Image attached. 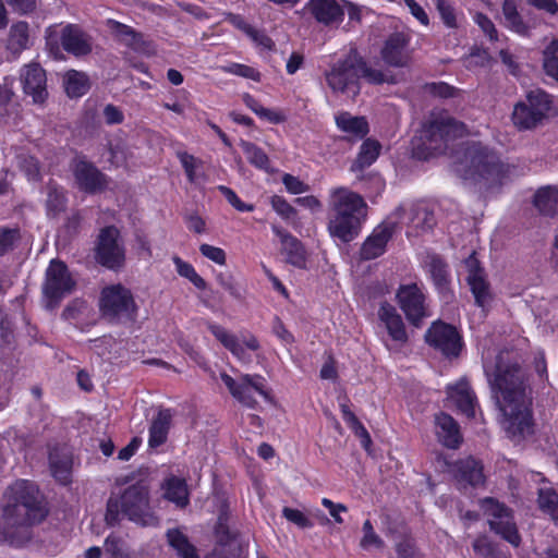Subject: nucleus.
I'll return each mask as SVG.
<instances>
[{"label":"nucleus","mask_w":558,"mask_h":558,"mask_svg":"<svg viewBox=\"0 0 558 558\" xmlns=\"http://www.w3.org/2000/svg\"><path fill=\"white\" fill-rule=\"evenodd\" d=\"M216 537L218 542L216 547L239 549L238 544L233 539V534L229 531L228 526L222 523L221 519H219V522L216 526Z\"/></svg>","instance_id":"13d9d810"},{"label":"nucleus","mask_w":558,"mask_h":558,"mask_svg":"<svg viewBox=\"0 0 558 558\" xmlns=\"http://www.w3.org/2000/svg\"><path fill=\"white\" fill-rule=\"evenodd\" d=\"M435 3L442 23L448 28H458L460 26L459 16L453 7L447 0H433Z\"/></svg>","instance_id":"603ef678"},{"label":"nucleus","mask_w":558,"mask_h":558,"mask_svg":"<svg viewBox=\"0 0 558 558\" xmlns=\"http://www.w3.org/2000/svg\"><path fill=\"white\" fill-rule=\"evenodd\" d=\"M397 299L407 319L415 327H418L424 318L430 316L422 286L417 283L401 286L398 289Z\"/></svg>","instance_id":"f8f14e48"},{"label":"nucleus","mask_w":558,"mask_h":558,"mask_svg":"<svg viewBox=\"0 0 558 558\" xmlns=\"http://www.w3.org/2000/svg\"><path fill=\"white\" fill-rule=\"evenodd\" d=\"M161 489L163 498L177 507L184 508L189 505V489L184 478L171 475L163 481Z\"/></svg>","instance_id":"2f4dec72"},{"label":"nucleus","mask_w":558,"mask_h":558,"mask_svg":"<svg viewBox=\"0 0 558 558\" xmlns=\"http://www.w3.org/2000/svg\"><path fill=\"white\" fill-rule=\"evenodd\" d=\"M435 433L438 440L446 447L456 449L462 441L457 422L446 413L435 416Z\"/></svg>","instance_id":"7c9ffc66"},{"label":"nucleus","mask_w":558,"mask_h":558,"mask_svg":"<svg viewBox=\"0 0 558 558\" xmlns=\"http://www.w3.org/2000/svg\"><path fill=\"white\" fill-rule=\"evenodd\" d=\"M101 315L111 323L133 320L137 306L129 289L122 284L105 287L100 294Z\"/></svg>","instance_id":"423d86ee"},{"label":"nucleus","mask_w":558,"mask_h":558,"mask_svg":"<svg viewBox=\"0 0 558 558\" xmlns=\"http://www.w3.org/2000/svg\"><path fill=\"white\" fill-rule=\"evenodd\" d=\"M356 74H359V78L363 77L371 84H384L396 82L393 75L389 71H384L368 65L365 61H363V59L360 56L359 65L356 66Z\"/></svg>","instance_id":"58836bf2"},{"label":"nucleus","mask_w":558,"mask_h":558,"mask_svg":"<svg viewBox=\"0 0 558 558\" xmlns=\"http://www.w3.org/2000/svg\"><path fill=\"white\" fill-rule=\"evenodd\" d=\"M282 183L291 194L298 195L308 191V185L292 174L286 173L282 177Z\"/></svg>","instance_id":"0e129e2a"},{"label":"nucleus","mask_w":558,"mask_h":558,"mask_svg":"<svg viewBox=\"0 0 558 558\" xmlns=\"http://www.w3.org/2000/svg\"><path fill=\"white\" fill-rule=\"evenodd\" d=\"M260 51L272 50L275 44L272 39L263 31L252 27L250 33L246 35Z\"/></svg>","instance_id":"052dcab7"},{"label":"nucleus","mask_w":558,"mask_h":558,"mask_svg":"<svg viewBox=\"0 0 558 558\" xmlns=\"http://www.w3.org/2000/svg\"><path fill=\"white\" fill-rule=\"evenodd\" d=\"M538 506L558 524V495L550 489H539Z\"/></svg>","instance_id":"de8ad7c7"},{"label":"nucleus","mask_w":558,"mask_h":558,"mask_svg":"<svg viewBox=\"0 0 558 558\" xmlns=\"http://www.w3.org/2000/svg\"><path fill=\"white\" fill-rule=\"evenodd\" d=\"M335 120L338 129L351 136L362 138L368 133V123L364 117L342 111L336 114Z\"/></svg>","instance_id":"72a5a7b5"},{"label":"nucleus","mask_w":558,"mask_h":558,"mask_svg":"<svg viewBox=\"0 0 558 558\" xmlns=\"http://www.w3.org/2000/svg\"><path fill=\"white\" fill-rule=\"evenodd\" d=\"M16 160L17 166L22 171H24L28 180L35 181L39 178L40 168L38 161L34 157L21 154L16 157Z\"/></svg>","instance_id":"864d4df0"},{"label":"nucleus","mask_w":558,"mask_h":558,"mask_svg":"<svg viewBox=\"0 0 558 558\" xmlns=\"http://www.w3.org/2000/svg\"><path fill=\"white\" fill-rule=\"evenodd\" d=\"M396 221L389 219L377 226L372 234L364 241L361 247V257L363 259H374L384 254L388 241L391 239Z\"/></svg>","instance_id":"4be33fe9"},{"label":"nucleus","mask_w":558,"mask_h":558,"mask_svg":"<svg viewBox=\"0 0 558 558\" xmlns=\"http://www.w3.org/2000/svg\"><path fill=\"white\" fill-rule=\"evenodd\" d=\"M172 414L170 410H160L151 421L149 427L148 446L158 448L167 441Z\"/></svg>","instance_id":"473e14b6"},{"label":"nucleus","mask_w":558,"mask_h":558,"mask_svg":"<svg viewBox=\"0 0 558 558\" xmlns=\"http://www.w3.org/2000/svg\"><path fill=\"white\" fill-rule=\"evenodd\" d=\"M167 538L169 545L177 551L180 558H199L195 547L180 530H169Z\"/></svg>","instance_id":"e433bc0d"},{"label":"nucleus","mask_w":558,"mask_h":558,"mask_svg":"<svg viewBox=\"0 0 558 558\" xmlns=\"http://www.w3.org/2000/svg\"><path fill=\"white\" fill-rule=\"evenodd\" d=\"M480 507L484 514L488 517L492 530L501 535L511 545L518 546L520 544V535L513 522L511 511L507 507L493 498L482 499Z\"/></svg>","instance_id":"9b49d317"},{"label":"nucleus","mask_w":558,"mask_h":558,"mask_svg":"<svg viewBox=\"0 0 558 558\" xmlns=\"http://www.w3.org/2000/svg\"><path fill=\"white\" fill-rule=\"evenodd\" d=\"M378 318L387 331L388 338L384 339L386 347L390 351L399 350L408 341L402 317L395 306L383 303L378 310Z\"/></svg>","instance_id":"a211bd4d"},{"label":"nucleus","mask_w":558,"mask_h":558,"mask_svg":"<svg viewBox=\"0 0 558 558\" xmlns=\"http://www.w3.org/2000/svg\"><path fill=\"white\" fill-rule=\"evenodd\" d=\"M469 133L466 125L447 111L434 110L422 125L420 133L413 137V156L421 160L442 154L449 148V143Z\"/></svg>","instance_id":"7ed1b4c3"},{"label":"nucleus","mask_w":558,"mask_h":558,"mask_svg":"<svg viewBox=\"0 0 558 558\" xmlns=\"http://www.w3.org/2000/svg\"><path fill=\"white\" fill-rule=\"evenodd\" d=\"M223 71L233 75L253 80L255 82L260 80V73L254 68L245 64L231 63L230 65L225 66Z\"/></svg>","instance_id":"4d7b16f0"},{"label":"nucleus","mask_w":558,"mask_h":558,"mask_svg":"<svg viewBox=\"0 0 558 558\" xmlns=\"http://www.w3.org/2000/svg\"><path fill=\"white\" fill-rule=\"evenodd\" d=\"M208 328L216 339L241 362L248 363L251 361L247 350L256 351L259 349L258 340L248 332L234 335L216 324L209 325Z\"/></svg>","instance_id":"f3484780"},{"label":"nucleus","mask_w":558,"mask_h":558,"mask_svg":"<svg viewBox=\"0 0 558 558\" xmlns=\"http://www.w3.org/2000/svg\"><path fill=\"white\" fill-rule=\"evenodd\" d=\"M173 263L180 276L189 279L197 289L203 290L206 288L205 280L196 272L195 268L190 263L184 262L178 256L173 257Z\"/></svg>","instance_id":"09e8293b"},{"label":"nucleus","mask_w":558,"mask_h":558,"mask_svg":"<svg viewBox=\"0 0 558 558\" xmlns=\"http://www.w3.org/2000/svg\"><path fill=\"white\" fill-rule=\"evenodd\" d=\"M359 53L351 49L343 58L338 59L326 72V82L333 93L354 98L360 93Z\"/></svg>","instance_id":"0eeeda50"},{"label":"nucleus","mask_w":558,"mask_h":558,"mask_svg":"<svg viewBox=\"0 0 558 558\" xmlns=\"http://www.w3.org/2000/svg\"><path fill=\"white\" fill-rule=\"evenodd\" d=\"M551 98L542 89H533L526 94V100L518 102L512 112L513 124L520 130L537 126L550 110Z\"/></svg>","instance_id":"1a4fd4ad"},{"label":"nucleus","mask_w":558,"mask_h":558,"mask_svg":"<svg viewBox=\"0 0 558 558\" xmlns=\"http://www.w3.org/2000/svg\"><path fill=\"white\" fill-rule=\"evenodd\" d=\"M109 28L122 45L140 53H150V44L146 43L142 34L135 32L132 27L117 21L108 22Z\"/></svg>","instance_id":"c85d7f7f"},{"label":"nucleus","mask_w":558,"mask_h":558,"mask_svg":"<svg viewBox=\"0 0 558 558\" xmlns=\"http://www.w3.org/2000/svg\"><path fill=\"white\" fill-rule=\"evenodd\" d=\"M343 0H310L308 10L315 20L325 25L339 24L344 15Z\"/></svg>","instance_id":"a878e982"},{"label":"nucleus","mask_w":558,"mask_h":558,"mask_svg":"<svg viewBox=\"0 0 558 558\" xmlns=\"http://www.w3.org/2000/svg\"><path fill=\"white\" fill-rule=\"evenodd\" d=\"M105 550L112 558H119L123 555V542L116 535H109L105 541Z\"/></svg>","instance_id":"338daca9"},{"label":"nucleus","mask_w":558,"mask_h":558,"mask_svg":"<svg viewBox=\"0 0 558 558\" xmlns=\"http://www.w3.org/2000/svg\"><path fill=\"white\" fill-rule=\"evenodd\" d=\"M390 221L407 225L416 232L430 230L435 225L434 213L423 203H404L400 205L391 217Z\"/></svg>","instance_id":"2eb2a0df"},{"label":"nucleus","mask_w":558,"mask_h":558,"mask_svg":"<svg viewBox=\"0 0 558 558\" xmlns=\"http://www.w3.org/2000/svg\"><path fill=\"white\" fill-rule=\"evenodd\" d=\"M364 222L357 221L356 217H345L343 214H329L328 231L329 234L341 241L349 243L353 241L361 232Z\"/></svg>","instance_id":"393cba45"},{"label":"nucleus","mask_w":558,"mask_h":558,"mask_svg":"<svg viewBox=\"0 0 558 558\" xmlns=\"http://www.w3.org/2000/svg\"><path fill=\"white\" fill-rule=\"evenodd\" d=\"M483 367L501 412L500 425L515 444L534 434L532 398L523 371L512 362V352L499 351L495 356L483 353Z\"/></svg>","instance_id":"f257e3e1"},{"label":"nucleus","mask_w":558,"mask_h":558,"mask_svg":"<svg viewBox=\"0 0 558 558\" xmlns=\"http://www.w3.org/2000/svg\"><path fill=\"white\" fill-rule=\"evenodd\" d=\"M409 43V36L403 33L390 35L385 41L380 52L383 60L391 66H407L411 59Z\"/></svg>","instance_id":"412c9836"},{"label":"nucleus","mask_w":558,"mask_h":558,"mask_svg":"<svg viewBox=\"0 0 558 558\" xmlns=\"http://www.w3.org/2000/svg\"><path fill=\"white\" fill-rule=\"evenodd\" d=\"M271 230L281 243V252L286 256V262L298 268H305L306 252L302 243L277 225L271 226Z\"/></svg>","instance_id":"b1692460"},{"label":"nucleus","mask_w":558,"mask_h":558,"mask_svg":"<svg viewBox=\"0 0 558 558\" xmlns=\"http://www.w3.org/2000/svg\"><path fill=\"white\" fill-rule=\"evenodd\" d=\"M29 45V31L26 22L13 24L10 28L8 48L13 52H21Z\"/></svg>","instance_id":"ea45409f"},{"label":"nucleus","mask_w":558,"mask_h":558,"mask_svg":"<svg viewBox=\"0 0 558 558\" xmlns=\"http://www.w3.org/2000/svg\"><path fill=\"white\" fill-rule=\"evenodd\" d=\"M454 171L465 180L501 181L508 172L498 155L481 142L466 143L463 154L456 155Z\"/></svg>","instance_id":"20e7f679"},{"label":"nucleus","mask_w":558,"mask_h":558,"mask_svg":"<svg viewBox=\"0 0 558 558\" xmlns=\"http://www.w3.org/2000/svg\"><path fill=\"white\" fill-rule=\"evenodd\" d=\"M120 510L131 521L143 526H153L158 523L148 502V490L143 485H132L121 495L119 500L110 499L107 505L106 521L114 525L119 520Z\"/></svg>","instance_id":"39448f33"},{"label":"nucleus","mask_w":558,"mask_h":558,"mask_svg":"<svg viewBox=\"0 0 558 558\" xmlns=\"http://www.w3.org/2000/svg\"><path fill=\"white\" fill-rule=\"evenodd\" d=\"M520 0H504L502 14L506 25L518 34H526L527 27L524 24L519 11L518 5Z\"/></svg>","instance_id":"4c0bfd02"},{"label":"nucleus","mask_w":558,"mask_h":558,"mask_svg":"<svg viewBox=\"0 0 558 558\" xmlns=\"http://www.w3.org/2000/svg\"><path fill=\"white\" fill-rule=\"evenodd\" d=\"M75 286L66 265L60 260H51L43 286L45 306L48 310L56 308L62 299L74 291Z\"/></svg>","instance_id":"6e6552de"},{"label":"nucleus","mask_w":558,"mask_h":558,"mask_svg":"<svg viewBox=\"0 0 558 558\" xmlns=\"http://www.w3.org/2000/svg\"><path fill=\"white\" fill-rule=\"evenodd\" d=\"M96 257L101 265L110 269H118L123 266L125 250L121 243L120 232L116 227H107L100 231Z\"/></svg>","instance_id":"ddd939ff"},{"label":"nucleus","mask_w":558,"mask_h":558,"mask_svg":"<svg viewBox=\"0 0 558 558\" xmlns=\"http://www.w3.org/2000/svg\"><path fill=\"white\" fill-rule=\"evenodd\" d=\"M282 515L291 523L295 524L301 529H310L313 526V522L300 510L290 507L282 509Z\"/></svg>","instance_id":"bf43d9fd"},{"label":"nucleus","mask_w":558,"mask_h":558,"mask_svg":"<svg viewBox=\"0 0 558 558\" xmlns=\"http://www.w3.org/2000/svg\"><path fill=\"white\" fill-rule=\"evenodd\" d=\"M451 473L462 488L477 487L485 482L483 465L472 457L457 461L451 468Z\"/></svg>","instance_id":"5701e85b"},{"label":"nucleus","mask_w":558,"mask_h":558,"mask_svg":"<svg viewBox=\"0 0 558 558\" xmlns=\"http://www.w3.org/2000/svg\"><path fill=\"white\" fill-rule=\"evenodd\" d=\"M73 173L77 186L87 193L101 192L108 185L105 174L86 160H75Z\"/></svg>","instance_id":"6ab92c4d"},{"label":"nucleus","mask_w":558,"mask_h":558,"mask_svg":"<svg viewBox=\"0 0 558 558\" xmlns=\"http://www.w3.org/2000/svg\"><path fill=\"white\" fill-rule=\"evenodd\" d=\"M50 469L53 477L62 484L70 482L71 462L68 458L57 459L52 453L49 456Z\"/></svg>","instance_id":"3c124183"},{"label":"nucleus","mask_w":558,"mask_h":558,"mask_svg":"<svg viewBox=\"0 0 558 558\" xmlns=\"http://www.w3.org/2000/svg\"><path fill=\"white\" fill-rule=\"evenodd\" d=\"M177 157L184 169L187 181L192 184H198L204 181L206 175L203 170V160L189 154L187 151H177Z\"/></svg>","instance_id":"f704fd0d"},{"label":"nucleus","mask_w":558,"mask_h":558,"mask_svg":"<svg viewBox=\"0 0 558 558\" xmlns=\"http://www.w3.org/2000/svg\"><path fill=\"white\" fill-rule=\"evenodd\" d=\"M220 377L232 397L247 408L256 407V396H260L265 400L269 399L266 379L260 375L245 374L241 375L239 379H234L227 373H222Z\"/></svg>","instance_id":"9d476101"},{"label":"nucleus","mask_w":558,"mask_h":558,"mask_svg":"<svg viewBox=\"0 0 558 558\" xmlns=\"http://www.w3.org/2000/svg\"><path fill=\"white\" fill-rule=\"evenodd\" d=\"M534 205L542 215L554 216L558 205V189L548 185L537 190Z\"/></svg>","instance_id":"c9c22d12"},{"label":"nucleus","mask_w":558,"mask_h":558,"mask_svg":"<svg viewBox=\"0 0 558 558\" xmlns=\"http://www.w3.org/2000/svg\"><path fill=\"white\" fill-rule=\"evenodd\" d=\"M380 145L376 141H365L360 149L357 158L353 165V170H361L371 166L379 156Z\"/></svg>","instance_id":"37998d69"},{"label":"nucleus","mask_w":558,"mask_h":558,"mask_svg":"<svg viewBox=\"0 0 558 558\" xmlns=\"http://www.w3.org/2000/svg\"><path fill=\"white\" fill-rule=\"evenodd\" d=\"M428 271L438 290H444L448 283V268L445 262L438 256H430L428 264Z\"/></svg>","instance_id":"c03bdc74"},{"label":"nucleus","mask_w":558,"mask_h":558,"mask_svg":"<svg viewBox=\"0 0 558 558\" xmlns=\"http://www.w3.org/2000/svg\"><path fill=\"white\" fill-rule=\"evenodd\" d=\"M46 82V73L37 63H29L21 70L24 93L31 96L36 104H41L47 98Z\"/></svg>","instance_id":"aec40b11"},{"label":"nucleus","mask_w":558,"mask_h":558,"mask_svg":"<svg viewBox=\"0 0 558 558\" xmlns=\"http://www.w3.org/2000/svg\"><path fill=\"white\" fill-rule=\"evenodd\" d=\"M199 252L204 257L216 263L217 265H226L227 257L226 252L222 248L204 243L201 244Z\"/></svg>","instance_id":"e2e57ef3"},{"label":"nucleus","mask_w":558,"mask_h":558,"mask_svg":"<svg viewBox=\"0 0 558 558\" xmlns=\"http://www.w3.org/2000/svg\"><path fill=\"white\" fill-rule=\"evenodd\" d=\"M426 342L447 357H457L463 349L458 330L442 322H435L425 335Z\"/></svg>","instance_id":"4468645a"},{"label":"nucleus","mask_w":558,"mask_h":558,"mask_svg":"<svg viewBox=\"0 0 558 558\" xmlns=\"http://www.w3.org/2000/svg\"><path fill=\"white\" fill-rule=\"evenodd\" d=\"M19 240V229L0 228V255H4L12 251Z\"/></svg>","instance_id":"5fc2aeb1"},{"label":"nucleus","mask_w":558,"mask_h":558,"mask_svg":"<svg viewBox=\"0 0 558 558\" xmlns=\"http://www.w3.org/2000/svg\"><path fill=\"white\" fill-rule=\"evenodd\" d=\"M473 19L474 22L478 25V27L490 40H497V29L495 28V25L489 17L482 13H476Z\"/></svg>","instance_id":"69168bd1"},{"label":"nucleus","mask_w":558,"mask_h":558,"mask_svg":"<svg viewBox=\"0 0 558 558\" xmlns=\"http://www.w3.org/2000/svg\"><path fill=\"white\" fill-rule=\"evenodd\" d=\"M447 392L448 398L463 414L468 417L475 416L476 398L465 378H461L454 385H449Z\"/></svg>","instance_id":"cd10ccee"},{"label":"nucleus","mask_w":558,"mask_h":558,"mask_svg":"<svg viewBox=\"0 0 558 558\" xmlns=\"http://www.w3.org/2000/svg\"><path fill=\"white\" fill-rule=\"evenodd\" d=\"M272 209L284 220H291L295 217L296 210L279 195L270 198Z\"/></svg>","instance_id":"6e6d98bb"},{"label":"nucleus","mask_w":558,"mask_h":558,"mask_svg":"<svg viewBox=\"0 0 558 558\" xmlns=\"http://www.w3.org/2000/svg\"><path fill=\"white\" fill-rule=\"evenodd\" d=\"M63 49L76 57L86 56L92 51L90 38L74 25H68L61 34Z\"/></svg>","instance_id":"c756f323"},{"label":"nucleus","mask_w":558,"mask_h":558,"mask_svg":"<svg viewBox=\"0 0 558 558\" xmlns=\"http://www.w3.org/2000/svg\"><path fill=\"white\" fill-rule=\"evenodd\" d=\"M329 209L345 217H356L357 221L365 222L367 204L361 195L347 189L336 187L330 191Z\"/></svg>","instance_id":"dca6fc26"},{"label":"nucleus","mask_w":558,"mask_h":558,"mask_svg":"<svg viewBox=\"0 0 558 558\" xmlns=\"http://www.w3.org/2000/svg\"><path fill=\"white\" fill-rule=\"evenodd\" d=\"M465 265L468 267L466 279L475 298V302L480 307L484 308L490 300L489 289L484 277V271L480 268L478 262L474 257L466 259Z\"/></svg>","instance_id":"bb28decb"},{"label":"nucleus","mask_w":558,"mask_h":558,"mask_svg":"<svg viewBox=\"0 0 558 558\" xmlns=\"http://www.w3.org/2000/svg\"><path fill=\"white\" fill-rule=\"evenodd\" d=\"M241 147L250 163L258 169L269 171V158L262 148L250 142H242Z\"/></svg>","instance_id":"a18cd8bd"},{"label":"nucleus","mask_w":558,"mask_h":558,"mask_svg":"<svg viewBox=\"0 0 558 558\" xmlns=\"http://www.w3.org/2000/svg\"><path fill=\"white\" fill-rule=\"evenodd\" d=\"M64 86L68 96L81 97L88 89V78L85 74L72 70L64 77Z\"/></svg>","instance_id":"a19ab883"},{"label":"nucleus","mask_w":558,"mask_h":558,"mask_svg":"<svg viewBox=\"0 0 558 558\" xmlns=\"http://www.w3.org/2000/svg\"><path fill=\"white\" fill-rule=\"evenodd\" d=\"M47 509L38 487L27 481L19 480L5 493L0 527V543L21 547L32 537L31 526L41 522Z\"/></svg>","instance_id":"f03ea898"},{"label":"nucleus","mask_w":558,"mask_h":558,"mask_svg":"<svg viewBox=\"0 0 558 558\" xmlns=\"http://www.w3.org/2000/svg\"><path fill=\"white\" fill-rule=\"evenodd\" d=\"M543 66L547 75L558 82V39L553 40L543 52Z\"/></svg>","instance_id":"49530a36"},{"label":"nucleus","mask_w":558,"mask_h":558,"mask_svg":"<svg viewBox=\"0 0 558 558\" xmlns=\"http://www.w3.org/2000/svg\"><path fill=\"white\" fill-rule=\"evenodd\" d=\"M359 545L365 551L383 550L385 548L384 539L376 533L369 520L364 521L362 525V537Z\"/></svg>","instance_id":"79ce46f5"},{"label":"nucleus","mask_w":558,"mask_h":558,"mask_svg":"<svg viewBox=\"0 0 558 558\" xmlns=\"http://www.w3.org/2000/svg\"><path fill=\"white\" fill-rule=\"evenodd\" d=\"M65 208V195L63 189L49 185L47 194V210L49 215H57Z\"/></svg>","instance_id":"8fccbe9b"},{"label":"nucleus","mask_w":558,"mask_h":558,"mask_svg":"<svg viewBox=\"0 0 558 558\" xmlns=\"http://www.w3.org/2000/svg\"><path fill=\"white\" fill-rule=\"evenodd\" d=\"M218 190L221 192V194L226 197V199L229 202L231 206H233L236 210L245 213V211H253L254 206L251 204H245L240 199V197L236 195V193L231 190L228 186L219 185Z\"/></svg>","instance_id":"680f3d73"},{"label":"nucleus","mask_w":558,"mask_h":558,"mask_svg":"<svg viewBox=\"0 0 558 558\" xmlns=\"http://www.w3.org/2000/svg\"><path fill=\"white\" fill-rule=\"evenodd\" d=\"M397 554L399 558H422L414 544L409 539H404L397 545Z\"/></svg>","instance_id":"774afa93"}]
</instances>
